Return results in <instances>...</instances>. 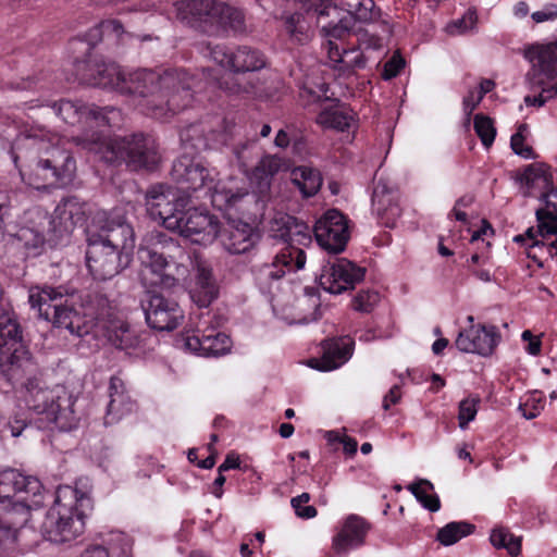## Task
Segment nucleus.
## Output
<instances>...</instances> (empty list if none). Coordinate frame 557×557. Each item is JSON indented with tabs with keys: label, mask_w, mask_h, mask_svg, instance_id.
<instances>
[{
	"label": "nucleus",
	"mask_w": 557,
	"mask_h": 557,
	"mask_svg": "<svg viewBox=\"0 0 557 557\" xmlns=\"http://www.w3.org/2000/svg\"><path fill=\"white\" fill-rule=\"evenodd\" d=\"M380 301V294L375 290H361L354 298V309L360 312H371Z\"/></svg>",
	"instance_id": "52"
},
{
	"label": "nucleus",
	"mask_w": 557,
	"mask_h": 557,
	"mask_svg": "<svg viewBox=\"0 0 557 557\" xmlns=\"http://www.w3.org/2000/svg\"><path fill=\"white\" fill-rule=\"evenodd\" d=\"M545 396L542 392L533 391L524 395L518 406L519 412L528 420L535 419L545 407Z\"/></svg>",
	"instance_id": "42"
},
{
	"label": "nucleus",
	"mask_w": 557,
	"mask_h": 557,
	"mask_svg": "<svg viewBox=\"0 0 557 557\" xmlns=\"http://www.w3.org/2000/svg\"><path fill=\"white\" fill-rule=\"evenodd\" d=\"M492 234H493L492 227L485 221H482L481 227L479 230L473 231L471 233L470 242L472 244H478V245L482 244V246L488 247L490 246V242H487L486 239Z\"/></svg>",
	"instance_id": "59"
},
{
	"label": "nucleus",
	"mask_w": 557,
	"mask_h": 557,
	"mask_svg": "<svg viewBox=\"0 0 557 557\" xmlns=\"http://www.w3.org/2000/svg\"><path fill=\"white\" fill-rule=\"evenodd\" d=\"M364 276V270L346 258L330 259L319 276L320 286L327 293L338 295L355 287Z\"/></svg>",
	"instance_id": "21"
},
{
	"label": "nucleus",
	"mask_w": 557,
	"mask_h": 557,
	"mask_svg": "<svg viewBox=\"0 0 557 557\" xmlns=\"http://www.w3.org/2000/svg\"><path fill=\"white\" fill-rule=\"evenodd\" d=\"M212 8H214V0H181L162 11L170 18L175 17L183 23L196 26L210 24Z\"/></svg>",
	"instance_id": "28"
},
{
	"label": "nucleus",
	"mask_w": 557,
	"mask_h": 557,
	"mask_svg": "<svg viewBox=\"0 0 557 557\" xmlns=\"http://www.w3.org/2000/svg\"><path fill=\"white\" fill-rule=\"evenodd\" d=\"M146 206L149 215L170 231L178 226L177 218L187 206V200L177 188L160 184L148 190Z\"/></svg>",
	"instance_id": "18"
},
{
	"label": "nucleus",
	"mask_w": 557,
	"mask_h": 557,
	"mask_svg": "<svg viewBox=\"0 0 557 557\" xmlns=\"http://www.w3.org/2000/svg\"><path fill=\"white\" fill-rule=\"evenodd\" d=\"M342 10L349 14L351 21L361 23H373L380 17V9L373 0H341Z\"/></svg>",
	"instance_id": "37"
},
{
	"label": "nucleus",
	"mask_w": 557,
	"mask_h": 557,
	"mask_svg": "<svg viewBox=\"0 0 557 557\" xmlns=\"http://www.w3.org/2000/svg\"><path fill=\"white\" fill-rule=\"evenodd\" d=\"M218 237L223 248L233 255L248 252L260 239L256 227L243 221L228 222L227 228H220Z\"/></svg>",
	"instance_id": "26"
},
{
	"label": "nucleus",
	"mask_w": 557,
	"mask_h": 557,
	"mask_svg": "<svg viewBox=\"0 0 557 557\" xmlns=\"http://www.w3.org/2000/svg\"><path fill=\"white\" fill-rule=\"evenodd\" d=\"M524 131H527V126L520 125L518 132L511 136L510 145L516 154L524 159H530L533 157V151L532 148L524 143Z\"/></svg>",
	"instance_id": "54"
},
{
	"label": "nucleus",
	"mask_w": 557,
	"mask_h": 557,
	"mask_svg": "<svg viewBox=\"0 0 557 557\" xmlns=\"http://www.w3.org/2000/svg\"><path fill=\"white\" fill-rule=\"evenodd\" d=\"M239 457L235 454H228L224 461L219 466L218 472H225L231 469H237L239 468Z\"/></svg>",
	"instance_id": "63"
},
{
	"label": "nucleus",
	"mask_w": 557,
	"mask_h": 557,
	"mask_svg": "<svg viewBox=\"0 0 557 557\" xmlns=\"http://www.w3.org/2000/svg\"><path fill=\"white\" fill-rule=\"evenodd\" d=\"M138 276L145 287L172 288L185 281L188 261L185 249L160 232L146 235L138 247Z\"/></svg>",
	"instance_id": "7"
},
{
	"label": "nucleus",
	"mask_w": 557,
	"mask_h": 557,
	"mask_svg": "<svg viewBox=\"0 0 557 557\" xmlns=\"http://www.w3.org/2000/svg\"><path fill=\"white\" fill-rule=\"evenodd\" d=\"M123 26L114 20L101 22L95 29L89 34L90 40L100 36L101 38L120 39L123 34Z\"/></svg>",
	"instance_id": "50"
},
{
	"label": "nucleus",
	"mask_w": 557,
	"mask_h": 557,
	"mask_svg": "<svg viewBox=\"0 0 557 557\" xmlns=\"http://www.w3.org/2000/svg\"><path fill=\"white\" fill-rule=\"evenodd\" d=\"M480 398L470 396L459 403L458 423L459 428L466 430L473 421L479 410Z\"/></svg>",
	"instance_id": "49"
},
{
	"label": "nucleus",
	"mask_w": 557,
	"mask_h": 557,
	"mask_svg": "<svg viewBox=\"0 0 557 557\" xmlns=\"http://www.w3.org/2000/svg\"><path fill=\"white\" fill-rule=\"evenodd\" d=\"M354 345L348 336L327 339L323 343L322 357L310 359L309 366L324 372L336 370L351 358Z\"/></svg>",
	"instance_id": "27"
},
{
	"label": "nucleus",
	"mask_w": 557,
	"mask_h": 557,
	"mask_svg": "<svg viewBox=\"0 0 557 557\" xmlns=\"http://www.w3.org/2000/svg\"><path fill=\"white\" fill-rule=\"evenodd\" d=\"M62 297V293L52 287L35 286L29 289V304L33 308H37L39 315L45 320H50L51 310L54 302Z\"/></svg>",
	"instance_id": "36"
},
{
	"label": "nucleus",
	"mask_w": 557,
	"mask_h": 557,
	"mask_svg": "<svg viewBox=\"0 0 557 557\" xmlns=\"http://www.w3.org/2000/svg\"><path fill=\"white\" fill-rule=\"evenodd\" d=\"M211 25H220L239 33L245 30V16L242 10L214 0L211 11Z\"/></svg>",
	"instance_id": "34"
},
{
	"label": "nucleus",
	"mask_w": 557,
	"mask_h": 557,
	"mask_svg": "<svg viewBox=\"0 0 557 557\" xmlns=\"http://www.w3.org/2000/svg\"><path fill=\"white\" fill-rule=\"evenodd\" d=\"M525 57L532 64L527 75L528 84L537 94L525 96L524 102L541 108L557 96V39L531 46Z\"/></svg>",
	"instance_id": "13"
},
{
	"label": "nucleus",
	"mask_w": 557,
	"mask_h": 557,
	"mask_svg": "<svg viewBox=\"0 0 557 557\" xmlns=\"http://www.w3.org/2000/svg\"><path fill=\"white\" fill-rule=\"evenodd\" d=\"M519 188L524 197L539 199L544 206L536 209L537 230L529 228L527 238L530 248H540L550 257H557V187L553 184L550 169L545 164L528 165L518 177Z\"/></svg>",
	"instance_id": "8"
},
{
	"label": "nucleus",
	"mask_w": 557,
	"mask_h": 557,
	"mask_svg": "<svg viewBox=\"0 0 557 557\" xmlns=\"http://www.w3.org/2000/svg\"><path fill=\"white\" fill-rule=\"evenodd\" d=\"M172 178L180 185L182 190H203L210 197L213 207L221 211L237 206L247 196L244 190L226 189L216 181L218 172L209 168L201 160L187 154L181 156L172 166Z\"/></svg>",
	"instance_id": "11"
},
{
	"label": "nucleus",
	"mask_w": 557,
	"mask_h": 557,
	"mask_svg": "<svg viewBox=\"0 0 557 557\" xmlns=\"http://www.w3.org/2000/svg\"><path fill=\"white\" fill-rule=\"evenodd\" d=\"M401 398L400 387L394 385L383 399V408L388 410L393 405H396Z\"/></svg>",
	"instance_id": "62"
},
{
	"label": "nucleus",
	"mask_w": 557,
	"mask_h": 557,
	"mask_svg": "<svg viewBox=\"0 0 557 557\" xmlns=\"http://www.w3.org/2000/svg\"><path fill=\"white\" fill-rule=\"evenodd\" d=\"M99 539H102L110 557H132L133 540L126 533L111 530L99 533Z\"/></svg>",
	"instance_id": "38"
},
{
	"label": "nucleus",
	"mask_w": 557,
	"mask_h": 557,
	"mask_svg": "<svg viewBox=\"0 0 557 557\" xmlns=\"http://www.w3.org/2000/svg\"><path fill=\"white\" fill-rule=\"evenodd\" d=\"M218 289L209 269L198 265L195 281L189 286L191 300L200 308L208 307L216 297Z\"/></svg>",
	"instance_id": "33"
},
{
	"label": "nucleus",
	"mask_w": 557,
	"mask_h": 557,
	"mask_svg": "<svg viewBox=\"0 0 557 557\" xmlns=\"http://www.w3.org/2000/svg\"><path fill=\"white\" fill-rule=\"evenodd\" d=\"M521 338L527 343L524 349L529 355L537 356L541 352L542 342L540 336H535L531 331L525 330L522 332Z\"/></svg>",
	"instance_id": "57"
},
{
	"label": "nucleus",
	"mask_w": 557,
	"mask_h": 557,
	"mask_svg": "<svg viewBox=\"0 0 557 557\" xmlns=\"http://www.w3.org/2000/svg\"><path fill=\"white\" fill-rule=\"evenodd\" d=\"M97 307L99 311L91 334L104 336L112 345L120 349L136 348L139 344L136 331L124 320L115 315L108 298L98 296Z\"/></svg>",
	"instance_id": "16"
},
{
	"label": "nucleus",
	"mask_w": 557,
	"mask_h": 557,
	"mask_svg": "<svg viewBox=\"0 0 557 557\" xmlns=\"http://www.w3.org/2000/svg\"><path fill=\"white\" fill-rule=\"evenodd\" d=\"M336 11L331 0H293L278 17L281 32L292 45H308L320 18Z\"/></svg>",
	"instance_id": "15"
},
{
	"label": "nucleus",
	"mask_w": 557,
	"mask_h": 557,
	"mask_svg": "<svg viewBox=\"0 0 557 557\" xmlns=\"http://www.w3.org/2000/svg\"><path fill=\"white\" fill-rule=\"evenodd\" d=\"M474 530V527L463 521H455L446 524L437 532V540L445 546L453 545L470 535Z\"/></svg>",
	"instance_id": "41"
},
{
	"label": "nucleus",
	"mask_w": 557,
	"mask_h": 557,
	"mask_svg": "<svg viewBox=\"0 0 557 557\" xmlns=\"http://www.w3.org/2000/svg\"><path fill=\"white\" fill-rule=\"evenodd\" d=\"M45 502L41 482L11 467H0V510L21 516L20 524L29 521L30 511Z\"/></svg>",
	"instance_id": "12"
},
{
	"label": "nucleus",
	"mask_w": 557,
	"mask_h": 557,
	"mask_svg": "<svg viewBox=\"0 0 557 557\" xmlns=\"http://www.w3.org/2000/svg\"><path fill=\"white\" fill-rule=\"evenodd\" d=\"M482 96L478 94L475 89L470 90L469 94L463 98V111L467 115V123L470 122V114L476 108V106L481 102Z\"/></svg>",
	"instance_id": "61"
},
{
	"label": "nucleus",
	"mask_w": 557,
	"mask_h": 557,
	"mask_svg": "<svg viewBox=\"0 0 557 557\" xmlns=\"http://www.w3.org/2000/svg\"><path fill=\"white\" fill-rule=\"evenodd\" d=\"M176 345L185 351L202 357H219L231 351V337L214 327L186 331L176 339Z\"/></svg>",
	"instance_id": "19"
},
{
	"label": "nucleus",
	"mask_w": 557,
	"mask_h": 557,
	"mask_svg": "<svg viewBox=\"0 0 557 557\" xmlns=\"http://www.w3.org/2000/svg\"><path fill=\"white\" fill-rule=\"evenodd\" d=\"M345 432L331 430L324 433V438L329 445L341 444L345 437Z\"/></svg>",
	"instance_id": "64"
},
{
	"label": "nucleus",
	"mask_w": 557,
	"mask_h": 557,
	"mask_svg": "<svg viewBox=\"0 0 557 557\" xmlns=\"http://www.w3.org/2000/svg\"><path fill=\"white\" fill-rule=\"evenodd\" d=\"M59 145V136L41 126H34L15 138L11 157L26 185L39 190L72 182L75 160Z\"/></svg>",
	"instance_id": "4"
},
{
	"label": "nucleus",
	"mask_w": 557,
	"mask_h": 557,
	"mask_svg": "<svg viewBox=\"0 0 557 557\" xmlns=\"http://www.w3.org/2000/svg\"><path fill=\"white\" fill-rule=\"evenodd\" d=\"M292 181L305 197L313 196L322 184L319 172L308 166L295 168Z\"/></svg>",
	"instance_id": "39"
},
{
	"label": "nucleus",
	"mask_w": 557,
	"mask_h": 557,
	"mask_svg": "<svg viewBox=\"0 0 557 557\" xmlns=\"http://www.w3.org/2000/svg\"><path fill=\"white\" fill-rule=\"evenodd\" d=\"M81 557H110L108 555V549L102 543V539H99V535L96 537V541L88 545Z\"/></svg>",
	"instance_id": "60"
},
{
	"label": "nucleus",
	"mask_w": 557,
	"mask_h": 557,
	"mask_svg": "<svg viewBox=\"0 0 557 557\" xmlns=\"http://www.w3.org/2000/svg\"><path fill=\"white\" fill-rule=\"evenodd\" d=\"M397 195L395 190L388 186V184L382 180L375 183L372 194V208L373 211L380 215H397L398 206L396 203Z\"/></svg>",
	"instance_id": "35"
},
{
	"label": "nucleus",
	"mask_w": 557,
	"mask_h": 557,
	"mask_svg": "<svg viewBox=\"0 0 557 557\" xmlns=\"http://www.w3.org/2000/svg\"><path fill=\"white\" fill-rule=\"evenodd\" d=\"M325 49L330 65L341 76H349L356 70L364 69L367 65L368 58L358 48L342 49L335 41L330 40Z\"/></svg>",
	"instance_id": "29"
},
{
	"label": "nucleus",
	"mask_w": 557,
	"mask_h": 557,
	"mask_svg": "<svg viewBox=\"0 0 557 557\" xmlns=\"http://www.w3.org/2000/svg\"><path fill=\"white\" fill-rule=\"evenodd\" d=\"M147 324L158 331H172L184 319V313L178 304L165 298L161 294H149L143 304Z\"/></svg>",
	"instance_id": "24"
},
{
	"label": "nucleus",
	"mask_w": 557,
	"mask_h": 557,
	"mask_svg": "<svg viewBox=\"0 0 557 557\" xmlns=\"http://www.w3.org/2000/svg\"><path fill=\"white\" fill-rule=\"evenodd\" d=\"M95 295L82 305V312L69 306L54 305L51 310L50 322L57 327H63L71 334L83 337L94 332L96 317L98 315L97 297Z\"/></svg>",
	"instance_id": "22"
},
{
	"label": "nucleus",
	"mask_w": 557,
	"mask_h": 557,
	"mask_svg": "<svg viewBox=\"0 0 557 557\" xmlns=\"http://www.w3.org/2000/svg\"><path fill=\"white\" fill-rule=\"evenodd\" d=\"M371 524L361 516L350 513L334 527L331 548L338 557H347L352 550L362 547Z\"/></svg>",
	"instance_id": "20"
},
{
	"label": "nucleus",
	"mask_w": 557,
	"mask_h": 557,
	"mask_svg": "<svg viewBox=\"0 0 557 557\" xmlns=\"http://www.w3.org/2000/svg\"><path fill=\"white\" fill-rule=\"evenodd\" d=\"M0 370L12 384L20 383L16 413L8 425L13 437L37 420L38 429L55 426L60 431H70L76 425L72 409L73 401L64 386L48 388L39 379L38 366L24 345L22 330L16 315L0 288Z\"/></svg>",
	"instance_id": "1"
},
{
	"label": "nucleus",
	"mask_w": 557,
	"mask_h": 557,
	"mask_svg": "<svg viewBox=\"0 0 557 557\" xmlns=\"http://www.w3.org/2000/svg\"><path fill=\"white\" fill-rule=\"evenodd\" d=\"M270 232L274 238H278L287 245L277 252L271 262L253 268L255 283L262 294L271 295V305L275 315L288 324H305L318 319L315 312L310 315H297L287 312L281 300L274 295L280 288L286 273L296 272L305 268L307 256L302 248L296 245L307 246L311 243L308 227L298 223L288 214H277L271 222Z\"/></svg>",
	"instance_id": "5"
},
{
	"label": "nucleus",
	"mask_w": 557,
	"mask_h": 557,
	"mask_svg": "<svg viewBox=\"0 0 557 557\" xmlns=\"http://www.w3.org/2000/svg\"><path fill=\"white\" fill-rule=\"evenodd\" d=\"M531 20L534 24L556 21L557 4L553 2L546 3L541 10H537L531 14Z\"/></svg>",
	"instance_id": "56"
},
{
	"label": "nucleus",
	"mask_w": 557,
	"mask_h": 557,
	"mask_svg": "<svg viewBox=\"0 0 557 557\" xmlns=\"http://www.w3.org/2000/svg\"><path fill=\"white\" fill-rule=\"evenodd\" d=\"M15 513H8L5 520H0V546L13 544L17 540L18 530L25 524H20L21 516L14 519Z\"/></svg>",
	"instance_id": "48"
},
{
	"label": "nucleus",
	"mask_w": 557,
	"mask_h": 557,
	"mask_svg": "<svg viewBox=\"0 0 557 557\" xmlns=\"http://www.w3.org/2000/svg\"><path fill=\"white\" fill-rule=\"evenodd\" d=\"M110 401L107 409L106 423L112 424L127 416L135 409V403L126 393L124 382L116 376L111 377L109 384Z\"/></svg>",
	"instance_id": "31"
},
{
	"label": "nucleus",
	"mask_w": 557,
	"mask_h": 557,
	"mask_svg": "<svg viewBox=\"0 0 557 557\" xmlns=\"http://www.w3.org/2000/svg\"><path fill=\"white\" fill-rule=\"evenodd\" d=\"M474 129L482 145L485 148H490L496 136V128L493 121L483 114H476L474 116Z\"/></svg>",
	"instance_id": "47"
},
{
	"label": "nucleus",
	"mask_w": 557,
	"mask_h": 557,
	"mask_svg": "<svg viewBox=\"0 0 557 557\" xmlns=\"http://www.w3.org/2000/svg\"><path fill=\"white\" fill-rule=\"evenodd\" d=\"M286 169L287 163L283 158L275 154H265L253 169L250 180L258 191L264 194L270 189L273 176Z\"/></svg>",
	"instance_id": "32"
},
{
	"label": "nucleus",
	"mask_w": 557,
	"mask_h": 557,
	"mask_svg": "<svg viewBox=\"0 0 557 557\" xmlns=\"http://www.w3.org/2000/svg\"><path fill=\"white\" fill-rule=\"evenodd\" d=\"M408 490L414 495L417 500L430 511H437L441 508V503L437 494L434 492L433 484L424 479L418 480L410 484Z\"/></svg>",
	"instance_id": "40"
},
{
	"label": "nucleus",
	"mask_w": 557,
	"mask_h": 557,
	"mask_svg": "<svg viewBox=\"0 0 557 557\" xmlns=\"http://www.w3.org/2000/svg\"><path fill=\"white\" fill-rule=\"evenodd\" d=\"M478 23V14L473 9H469L466 13L455 21L448 23L445 27V32L450 36H459L468 33L475 28Z\"/></svg>",
	"instance_id": "46"
},
{
	"label": "nucleus",
	"mask_w": 557,
	"mask_h": 557,
	"mask_svg": "<svg viewBox=\"0 0 557 557\" xmlns=\"http://www.w3.org/2000/svg\"><path fill=\"white\" fill-rule=\"evenodd\" d=\"M54 112L74 129L71 139L109 164L125 162L127 166L152 169L159 162L154 140L144 135L129 138L110 137L108 128L117 125L121 111L100 109L81 101L62 100L53 106Z\"/></svg>",
	"instance_id": "3"
},
{
	"label": "nucleus",
	"mask_w": 557,
	"mask_h": 557,
	"mask_svg": "<svg viewBox=\"0 0 557 557\" xmlns=\"http://www.w3.org/2000/svg\"><path fill=\"white\" fill-rule=\"evenodd\" d=\"M75 67L79 82L134 96L139 99L138 106L156 119H166L189 106L193 99V79L183 71H124L114 62L96 60L78 61Z\"/></svg>",
	"instance_id": "2"
},
{
	"label": "nucleus",
	"mask_w": 557,
	"mask_h": 557,
	"mask_svg": "<svg viewBox=\"0 0 557 557\" xmlns=\"http://www.w3.org/2000/svg\"><path fill=\"white\" fill-rule=\"evenodd\" d=\"M135 248V232L119 212H112L97 232L87 235L86 265L96 280H109L127 268Z\"/></svg>",
	"instance_id": "6"
},
{
	"label": "nucleus",
	"mask_w": 557,
	"mask_h": 557,
	"mask_svg": "<svg viewBox=\"0 0 557 557\" xmlns=\"http://www.w3.org/2000/svg\"><path fill=\"white\" fill-rule=\"evenodd\" d=\"M311 496L309 493H302L296 497H293L290 505L295 511V515L305 520L313 519L317 517L318 511L314 506L308 505Z\"/></svg>",
	"instance_id": "51"
},
{
	"label": "nucleus",
	"mask_w": 557,
	"mask_h": 557,
	"mask_svg": "<svg viewBox=\"0 0 557 557\" xmlns=\"http://www.w3.org/2000/svg\"><path fill=\"white\" fill-rule=\"evenodd\" d=\"M177 227H171L170 231L199 246H210L220 234L219 218L206 209H183L177 218Z\"/></svg>",
	"instance_id": "17"
},
{
	"label": "nucleus",
	"mask_w": 557,
	"mask_h": 557,
	"mask_svg": "<svg viewBox=\"0 0 557 557\" xmlns=\"http://www.w3.org/2000/svg\"><path fill=\"white\" fill-rule=\"evenodd\" d=\"M490 541L496 548H506L511 556H518L521 550V540L510 534L505 529H494Z\"/></svg>",
	"instance_id": "43"
},
{
	"label": "nucleus",
	"mask_w": 557,
	"mask_h": 557,
	"mask_svg": "<svg viewBox=\"0 0 557 557\" xmlns=\"http://www.w3.org/2000/svg\"><path fill=\"white\" fill-rule=\"evenodd\" d=\"M352 29V22L348 17H342L337 23H330L322 27L323 35L327 38V42L333 39H343Z\"/></svg>",
	"instance_id": "53"
},
{
	"label": "nucleus",
	"mask_w": 557,
	"mask_h": 557,
	"mask_svg": "<svg viewBox=\"0 0 557 557\" xmlns=\"http://www.w3.org/2000/svg\"><path fill=\"white\" fill-rule=\"evenodd\" d=\"M500 341L502 335L495 325L472 324L459 332L455 345L462 352L490 357L494 354Z\"/></svg>",
	"instance_id": "25"
},
{
	"label": "nucleus",
	"mask_w": 557,
	"mask_h": 557,
	"mask_svg": "<svg viewBox=\"0 0 557 557\" xmlns=\"http://www.w3.org/2000/svg\"><path fill=\"white\" fill-rule=\"evenodd\" d=\"M405 60L401 54L396 51L393 53L392 58L384 64L382 77L385 81H389L396 77L400 71L405 67Z\"/></svg>",
	"instance_id": "55"
},
{
	"label": "nucleus",
	"mask_w": 557,
	"mask_h": 557,
	"mask_svg": "<svg viewBox=\"0 0 557 557\" xmlns=\"http://www.w3.org/2000/svg\"><path fill=\"white\" fill-rule=\"evenodd\" d=\"M315 122L323 128L351 132L357 128L356 113L342 103H330L321 109Z\"/></svg>",
	"instance_id": "30"
},
{
	"label": "nucleus",
	"mask_w": 557,
	"mask_h": 557,
	"mask_svg": "<svg viewBox=\"0 0 557 557\" xmlns=\"http://www.w3.org/2000/svg\"><path fill=\"white\" fill-rule=\"evenodd\" d=\"M258 145L256 140H246L237 145L234 150V157L239 169L247 173L251 162L258 156Z\"/></svg>",
	"instance_id": "45"
},
{
	"label": "nucleus",
	"mask_w": 557,
	"mask_h": 557,
	"mask_svg": "<svg viewBox=\"0 0 557 557\" xmlns=\"http://www.w3.org/2000/svg\"><path fill=\"white\" fill-rule=\"evenodd\" d=\"M210 58L221 67L233 72L220 83L221 88L232 95L259 96L258 88L251 81L238 75L242 72L258 71L265 65L264 58L259 51L248 47L234 50L218 45L210 49Z\"/></svg>",
	"instance_id": "14"
},
{
	"label": "nucleus",
	"mask_w": 557,
	"mask_h": 557,
	"mask_svg": "<svg viewBox=\"0 0 557 557\" xmlns=\"http://www.w3.org/2000/svg\"><path fill=\"white\" fill-rule=\"evenodd\" d=\"M89 509L91 498L87 479L78 480L74 486H59L54 504L48 510L42 524L45 535L50 542L58 544L76 540L84 533V516Z\"/></svg>",
	"instance_id": "9"
},
{
	"label": "nucleus",
	"mask_w": 557,
	"mask_h": 557,
	"mask_svg": "<svg viewBox=\"0 0 557 557\" xmlns=\"http://www.w3.org/2000/svg\"><path fill=\"white\" fill-rule=\"evenodd\" d=\"M85 219V203L77 197L64 198L54 209L53 214L48 216L47 212L35 208L27 212L28 225L23 226L17 237L25 247L34 249V255L40 253L47 240V236L54 238L71 233L76 225Z\"/></svg>",
	"instance_id": "10"
},
{
	"label": "nucleus",
	"mask_w": 557,
	"mask_h": 557,
	"mask_svg": "<svg viewBox=\"0 0 557 557\" xmlns=\"http://www.w3.org/2000/svg\"><path fill=\"white\" fill-rule=\"evenodd\" d=\"M359 47L358 49H360L361 51L364 50V51H370V50H373V51H376V50H381L383 48V40L382 38L375 36V35H370V34H362L360 37H359Z\"/></svg>",
	"instance_id": "58"
},
{
	"label": "nucleus",
	"mask_w": 557,
	"mask_h": 557,
	"mask_svg": "<svg viewBox=\"0 0 557 557\" xmlns=\"http://www.w3.org/2000/svg\"><path fill=\"white\" fill-rule=\"evenodd\" d=\"M182 145L187 149L199 150L208 147L207 139L203 136V127L196 123L181 131L180 134Z\"/></svg>",
	"instance_id": "44"
},
{
	"label": "nucleus",
	"mask_w": 557,
	"mask_h": 557,
	"mask_svg": "<svg viewBox=\"0 0 557 557\" xmlns=\"http://www.w3.org/2000/svg\"><path fill=\"white\" fill-rule=\"evenodd\" d=\"M314 237L321 248L330 253L344 251L349 239L348 221L336 209L327 210L314 224Z\"/></svg>",
	"instance_id": "23"
}]
</instances>
